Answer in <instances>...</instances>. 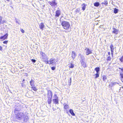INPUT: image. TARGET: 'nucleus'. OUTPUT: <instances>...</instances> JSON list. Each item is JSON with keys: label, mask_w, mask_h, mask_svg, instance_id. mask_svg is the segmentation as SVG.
I'll list each match as a JSON object with an SVG mask.
<instances>
[{"label": "nucleus", "mask_w": 123, "mask_h": 123, "mask_svg": "<svg viewBox=\"0 0 123 123\" xmlns=\"http://www.w3.org/2000/svg\"><path fill=\"white\" fill-rule=\"evenodd\" d=\"M43 61H44L45 63L46 64H49V62L48 60H45L44 59H43L42 60Z\"/></svg>", "instance_id": "29"}, {"label": "nucleus", "mask_w": 123, "mask_h": 123, "mask_svg": "<svg viewBox=\"0 0 123 123\" xmlns=\"http://www.w3.org/2000/svg\"><path fill=\"white\" fill-rule=\"evenodd\" d=\"M63 105H64V108L65 109H67L69 108V106L67 104H65Z\"/></svg>", "instance_id": "19"}, {"label": "nucleus", "mask_w": 123, "mask_h": 123, "mask_svg": "<svg viewBox=\"0 0 123 123\" xmlns=\"http://www.w3.org/2000/svg\"><path fill=\"white\" fill-rule=\"evenodd\" d=\"M40 53L41 55H42L41 57H42V60L47 58V57L46 56V55L43 52H41Z\"/></svg>", "instance_id": "7"}, {"label": "nucleus", "mask_w": 123, "mask_h": 123, "mask_svg": "<svg viewBox=\"0 0 123 123\" xmlns=\"http://www.w3.org/2000/svg\"><path fill=\"white\" fill-rule=\"evenodd\" d=\"M44 24L43 23H41L39 25L40 28L42 30L44 28Z\"/></svg>", "instance_id": "14"}, {"label": "nucleus", "mask_w": 123, "mask_h": 123, "mask_svg": "<svg viewBox=\"0 0 123 123\" xmlns=\"http://www.w3.org/2000/svg\"><path fill=\"white\" fill-rule=\"evenodd\" d=\"M3 19V17L0 16V24H1V22L2 21V20Z\"/></svg>", "instance_id": "34"}, {"label": "nucleus", "mask_w": 123, "mask_h": 123, "mask_svg": "<svg viewBox=\"0 0 123 123\" xmlns=\"http://www.w3.org/2000/svg\"><path fill=\"white\" fill-rule=\"evenodd\" d=\"M8 41H4L3 43H4L7 44L8 43Z\"/></svg>", "instance_id": "36"}, {"label": "nucleus", "mask_w": 123, "mask_h": 123, "mask_svg": "<svg viewBox=\"0 0 123 123\" xmlns=\"http://www.w3.org/2000/svg\"><path fill=\"white\" fill-rule=\"evenodd\" d=\"M33 62L35 63L36 62V60L35 59H32L31 60Z\"/></svg>", "instance_id": "39"}, {"label": "nucleus", "mask_w": 123, "mask_h": 123, "mask_svg": "<svg viewBox=\"0 0 123 123\" xmlns=\"http://www.w3.org/2000/svg\"><path fill=\"white\" fill-rule=\"evenodd\" d=\"M82 6V9L83 11L85 9V7H86V5H85L84 4H83Z\"/></svg>", "instance_id": "18"}, {"label": "nucleus", "mask_w": 123, "mask_h": 123, "mask_svg": "<svg viewBox=\"0 0 123 123\" xmlns=\"http://www.w3.org/2000/svg\"><path fill=\"white\" fill-rule=\"evenodd\" d=\"M28 119V117L27 116H26L24 118V121L25 122H26Z\"/></svg>", "instance_id": "25"}, {"label": "nucleus", "mask_w": 123, "mask_h": 123, "mask_svg": "<svg viewBox=\"0 0 123 123\" xmlns=\"http://www.w3.org/2000/svg\"><path fill=\"white\" fill-rule=\"evenodd\" d=\"M85 50L86 51V55H88L92 53V51L88 48H86L85 49Z\"/></svg>", "instance_id": "5"}, {"label": "nucleus", "mask_w": 123, "mask_h": 123, "mask_svg": "<svg viewBox=\"0 0 123 123\" xmlns=\"http://www.w3.org/2000/svg\"><path fill=\"white\" fill-rule=\"evenodd\" d=\"M69 82H70V83H70V80Z\"/></svg>", "instance_id": "52"}, {"label": "nucleus", "mask_w": 123, "mask_h": 123, "mask_svg": "<svg viewBox=\"0 0 123 123\" xmlns=\"http://www.w3.org/2000/svg\"><path fill=\"white\" fill-rule=\"evenodd\" d=\"M76 55V54L74 51H72V57L73 59L75 58Z\"/></svg>", "instance_id": "13"}, {"label": "nucleus", "mask_w": 123, "mask_h": 123, "mask_svg": "<svg viewBox=\"0 0 123 123\" xmlns=\"http://www.w3.org/2000/svg\"><path fill=\"white\" fill-rule=\"evenodd\" d=\"M69 67L70 68H73L74 67V66L72 63L69 65Z\"/></svg>", "instance_id": "27"}, {"label": "nucleus", "mask_w": 123, "mask_h": 123, "mask_svg": "<svg viewBox=\"0 0 123 123\" xmlns=\"http://www.w3.org/2000/svg\"><path fill=\"white\" fill-rule=\"evenodd\" d=\"M6 0L8 1H9L10 0Z\"/></svg>", "instance_id": "51"}, {"label": "nucleus", "mask_w": 123, "mask_h": 123, "mask_svg": "<svg viewBox=\"0 0 123 123\" xmlns=\"http://www.w3.org/2000/svg\"><path fill=\"white\" fill-rule=\"evenodd\" d=\"M48 104H51L52 101V98H48Z\"/></svg>", "instance_id": "21"}, {"label": "nucleus", "mask_w": 123, "mask_h": 123, "mask_svg": "<svg viewBox=\"0 0 123 123\" xmlns=\"http://www.w3.org/2000/svg\"><path fill=\"white\" fill-rule=\"evenodd\" d=\"M108 54L109 55H110V52H108Z\"/></svg>", "instance_id": "49"}, {"label": "nucleus", "mask_w": 123, "mask_h": 123, "mask_svg": "<svg viewBox=\"0 0 123 123\" xmlns=\"http://www.w3.org/2000/svg\"><path fill=\"white\" fill-rule=\"evenodd\" d=\"M7 22V21L5 20H4L2 21L1 22V24H3L4 23H6Z\"/></svg>", "instance_id": "33"}, {"label": "nucleus", "mask_w": 123, "mask_h": 123, "mask_svg": "<svg viewBox=\"0 0 123 123\" xmlns=\"http://www.w3.org/2000/svg\"><path fill=\"white\" fill-rule=\"evenodd\" d=\"M48 3L50 5L52 6H55L57 4V3L56 2L55 0L52 2L49 1L48 2Z\"/></svg>", "instance_id": "4"}, {"label": "nucleus", "mask_w": 123, "mask_h": 123, "mask_svg": "<svg viewBox=\"0 0 123 123\" xmlns=\"http://www.w3.org/2000/svg\"><path fill=\"white\" fill-rule=\"evenodd\" d=\"M33 90H34L35 91H36L37 90L36 89L35 87H33Z\"/></svg>", "instance_id": "41"}, {"label": "nucleus", "mask_w": 123, "mask_h": 123, "mask_svg": "<svg viewBox=\"0 0 123 123\" xmlns=\"http://www.w3.org/2000/svg\"><path fill=\"white\" fill-rule=\"evenodd\" d=\"M55 67H52L51 68V69L52 70H55Z\"/></svg>", "instance_id": "40"}, {"label": "nucleus", "mask_w": 123, "mask_h": 123, "mask_svg": "<svg viewBox=\"0 0 123 123\" xmlns=\"http://www.w3.org/2000/svg\"><path fill=\"white\" fill-rule=\"evenodd\" d=\"M33 80H31L30 81V84L31 86H32L33 85V83H32L33 82Z\"/></svg>", "instance_id": "31"}, {"label": "nucleus", "mask_w": 123, "mask_h": 123, "mask_svg": "<svg viewBox=\"0 0 123 123\" xmlns=\"http://www.w3.org/2000/svg\"><path fill=\"white\" fill-rule=\"evenodd\" d=\"M102 26V25H101L99 27H100V28H101Z\"/></svg>", "instance_id": "46"}, {"label": "nucleus", "mask_w": 123, "mask_h": 123, "mask_svg": "<svg viewBox=\"0 0 123 123\" xmlns=\"http://www.w3.org/2000/svg\"><path fill=\"white\" fill-rule=\"evenodd\" d=\"M121 70H122V71L123 72V69H121Z\"/></svg>", "instance_id": "47"}, {"label": "nucleus", "mask_w": 123, "mask_h": 123, "mask_svg": "<svg viewBox=\"0 0 123 123\" xmlns=\"http://www.w3.org/2000/svg\"><path fill=\"white\" fill-rule=\"evenodd\" d=\"M20 31L22 33H24L25 32L24 31L23 29H20Z\"/></svg>", "instance_id": "38"}, {"label": "nucleus", "mask_w": 123, "mask_h": 123, "mask_svg": "<svg viewBox=\"0 0 123 123\" xmlns=\"http://www.w3.org/2000/svg\"><path fill=\"white\" fill-rule=\"evenodd\" d=\"M69 112L73 116H74L75 114L74 113L73 110H72L71 109L69 111Z\"/></svg>", "instance_id": "17"}, {"label": "nucleus", "mask_w": 123, "mask_h": 123, "mask_svg": "<svg viewBox=\"0 0 123 123\" xmlns=\"http://www.w3.org/2000/svg\"><path fill=\"white\" fill-rule=\"evenodd\" d=\"M119 60L121 62L123 63V55L119 59Z\"/></svg>", "instance_id": "28"}, {"label": "nucleus", "mask_w": 123, "mask_h": 123, "mask_svg": "<svg viewBox=\"0 0 123 123\" xmlns=\"http://www.w3.org/2000/svg\"><path fill=\"white\" fill-rule=\"evenodd\" d=\"M99 4L98 2H96L94 3V5L95 6L98 7L99 6Z\"/></svg>", "instance_id": "22"}, {"label": "nucleus", "mask_w": 123, "mask_h": 123, "mask_svg": "<svg viewBox=\"0 0 123 123\" xmlns=\"http://www.w3.org/2000/svg\"><path fill=\"white\" fill-rule=\"evenodd\" d=\"M8 36V33H6L3 36L1 37L0 38V39L3 40L7 39Z\"/></svg>", "instance_id": "6"}, {"label": "nucleus", "mask_w": 123, "mask_h": 123, "mask_svg": "<svg viewBox=\"0 0 123 123\" xmlns=\"http://www.w3.org/2000/svg\"><path fill=\"white\" fill-rule=\"evenodd\" d=\"M70 83L71 82V78H70Z\"/></svg>", "instance_id": "44"}, {"label": "nucleus", "mask_w": 123, "mask_h": 123, "mask_svg": "<svg viewBox=\"0 0 123 123\" xmlns=\"http://www.w3.org/2000/svg\"><path fill=\"white\" fill-rule=\"evenodd\" d=\"M16 22L18 24H19V22H18L17 21H16Z\"/></svg>", "instance_id": "43"}, {"label": "nucleus", "mask_w": 123, "mask_h": 123, "mask_svg": "<svg viewBox=\"0 0 123 123\" xmlns=\"http://www.w3.org/2000/svg\"><path fill=\"white\" fill-rule=\"evenodd\" d=\"M118 9L116 8H115L114 12L115 13H116L118 12Z\"/></svg>", "instance_id": "26"}, {"label": "nucleus", "mask_w": 123, "mask_h": 123, "mask_svg": "<svg viewBox=\"0 0 123 123\" xmlns=\"http://www.w3.org/2000/svg\"><path fill=\"white\" fill-rule=\"evenodd\" d=\"M118 84V83L116 82H111L109 84V86H110L111 87H112L115 85Z\"/></svg>", "instance_id": "15"}, {"label": "nucleus", "mask_w": 123, "mask_h": 123, "mask_svg": "<svg viewBox=\"0 0 123 123\" xmlns=\"http://www.w3.org/2000/svg\"><path fill=\"white\" fill-rule=\"evenodd\" d=\"M81 63L82 65L84 68L87 67V66L86 64V63L84 61L80 62Z\"/></svg>", "instance_id": "9"}, {"label": "nucleus", "mask_w": 123, "mask_h": 123, "mask_svg": "<svg viewBox=\"0 0 123 123\" xmlns=\"http://www.w3.org/2000/svg\"><path fill=\"white\" fill-rule=\"evenodd\" d=\"M2 50V47L0 46V50Z\"/></svg>", "instance_id": "42"}, {"label": "nucleus", "mask_w": 123, "mask_h": 123, "mask_svg": "<svg viewBox=\"0 0 123 123\" xmlns=\"http://www.w3.org/2000/svg\"><path fill=\"white\" fill-rule=\"evenodd\" d=\"M48 98H52V92L49 90L48 91Z\"/></svg>", "instance_id": "8"}, {"label": "nucleus", "mask_w": 123, "mask_h": 123, "mask_svg": "<svg viewBox=\"0 0 123 123\" xmlns=\"http://www.w3.org/2000/svg\"><path fill=\"white\" fill-rule=\"evenodd\" d=\"M53 102L55 104L58 103V100L57 99H53Z\"/></svg>", "instance_id": "16"}, {"label": "nucleus", "mask_w": 123, "mask_h": 123, "mask_svg": "<svg viewBox=\"0 0 123 123\" xmlns=\"http://www.w3.org/2000/svg\"><path fill=\"white\" fill-rule=\"evenodd\" d=\"M25 80L24 79H23V81H24Z\"/></svg>", "instance_id": "50"}, {"label": "nucleus", "mask_w": 123, "mask_h": 123, "mask_svg": "<svg viewBox=\"0 0 123 123\" xmlns=\"http://www.w3.org/2000/svg\"><path fill=\"white\" fill-rule=\"evenodd\" d=\"M95 70L96 71V72L97 73H98V72L99 70V67H96L95 68Z\"/></svg>", "instance_id": "23"}, {"label": "nucleus", "mask_w": 123, "mask_h": 123, "mask_svg": "<svg viewBox=\"0 0 123 123\" xmlns=\"http://www.w3.org/2000/svg\"><path fill=\"white\" fill-rule=\"evenodd\" d=\"M95 75L96 76L95 78H97L99 77V74L98 73H97Z\"/></svg>", "instance_id": "35"}, {"label": "nucleus", "mask_w": 123, "mask_h": 123, "mask_svg": "<svg viewBox=\"0 0 123 123\" xmlns=\"http://www.w3.org/2000/svg\"><path fill=\"white\" fill-rule=\"evenodd\" d=\"M114 30L113 31V32L116 34H117L118 33V31L115 29H114Z\"/></svg>", "instance_id": "20"}, {"label": "nucleus", "mask_w": 123, "mask_h": 123, "mask_svg": "<svg viewBox=\"0 0 123 123\" xmlns=\"http://www.w3.org/2000/svg\"><path fill=\"white\" fill-rule=\"evenodd\" d=\"M61 14V12L60 11L58 10H57L56 12V14L55 16L58 17Z\"/></svg>", "instance_id": "11"}, {"label": "nucleus", "mask_w": 123, "mask_h": 123, "mask_svg": "<svg viewBox=\"0 0 123 123\" xmlns=\"http://www.w3.org/2000/svg\"><path fill=\"white\" fill-rule=\"evenodd\" d=\"M103 79L104 80H105L107 79L106 76L104 75L103 76Z\"/></svg>", "instance_id": "30"}, {"label": "nucleus", "mask_w": 123, "mask_h": 123, "mask_svg": "<svg viewBox=\"0 0 123 123\" xmlns=\"http://www.w3.org/2000/svg\"><path fill=\"white\" fill-rule=\"evenodd\" d=\"M121 80L123 82V78H121Z\"/></svg>", "instance_id": "45"}, {"label": "nucleus", "mask_w": 123, "mask_h": 123, "mask_svg": "<svg viewBox=\"0 0 123 123\" xmlns=\"http://www.w3.org/2000/svg\"><path fill=\"white\" fill-rule=\"evenodd\" d=\"M55 109H54V108H53V111H55Z\"/></svg>", "instance_id": "48"}, {"label": "nucleus", "mask_w": 123, "mask_h": 123, "mask_svg": "<svg viewBox=\"0 0 123 123\" xmlns=\"http://www.w3.org/2000/svg\"><path fill=\"white\" fill-rule=\"evenodd\" d=\"M62 25L63 28L67 30L69 28L70 24L69 22L63 21L62 23Z\"/></svg>", "instance_id": "1"}, {"label": "nucleus", "mask_w": 123, "mask_h": 123, "mask_svg": "<svg viewBox=\"0 0 123 123\" xmlns=\"http://www.w3.org/2000/svg\"><path fill=\"white\" fill-rule=\"evenodd\" d=\"M57 60L53 58H51L49 61V64H52L53 65H56Z\"/></svg>", "instance_id": "3"}, {"label": "nucleus", "mask_w": 123, "mask_h": 123, "mask_svg": "<svg viewBox=\"0 0 123 123\" xmlns=\"http://www.w3.org/2000/svg\"><path fill=\"white\" fill-rule=\"evenodd\" d=\"M111 59V58L110 56H109L107 58V61H110Z\"/></svg>", "instance_id": "32"}, {"label": "nucleus", "mask_w": 123, "mask_h": 123, "mask_svg": "<svg viewBox=\"0 0 123 123\" xmlns=\"http://www.w3.org/2000/svg\"><path fill=\"white\" fill-rule=\"evenodd\" d=\"M110 48L111 49V54L112 55H113V51L114 50V46L112 44H111L110 46Z\"/></svg>", "instance_id": "10"}, {"label": "nucleus", "mask_w": 123, "mask_h": 123, "mask_svg": "<svg viewBox=\"0 0 123 123\" xmlns=\"http://www.w3.org/2000/svg\"><path fill=\"white\" fill-rule=\"evenodd\" d=\"M120 75H121V78H123V73H121Z\"/></svg>", "instance_id": "37"}, {"label": "nucleus", "mask_w": 123, "mask_h": 123, "mask_svg": "<svg viewBox=\"0 0 123 123\" xmlns=\"http://www.w3.org/2000/svg\"><path fill=\"white\" fill-rule=\"evenodd\" d=\"M102 4H105V5H107L108 4V2L106 1H105L104 2L102 3Z\"/></svg>", "instance_id": "24"}, {"label": "nucleus", "mask_w": 123, "mask_h": 123, "mask_svg": "<svg viewBox=\"0 0 123 123\" xmlns=\"http://www.w3.org/2000/svg\"><path fill=\"white\" fill-rule=\"evenodd\" d=\"M18 112V111L16 110L14 111L15 114L17 115V118L19 120L21 119L24 115V114L22 113H17Z\"/></svg>", "instance_id": "2"}, {"label": "nucleus", "mask_w": 123, "mask_h": 123, "mask_svg": "<svg viewBox=\"0 0 123 123\" xmlns=\"http://www.w3.org/2000/svg\"><path fill=\"white\" fill-rule=\"evenodd\" d=\"M79 56H80V62L84 61L85 58L83 55L81 54H80L79 55Z\"/></svg>", "instance_id": "12"}]
</instances>
